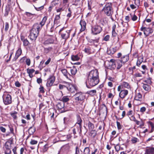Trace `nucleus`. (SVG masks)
I'll return each instance as SVG.
<instances>
[{"mask_svg":"<svg viewBox=\"0 0 154 154\" xmlns=\"http://www.w3.org/2000/svg\"><path fill=\"white\" fill-rule=\"evenodd\" d=\"M45 60H42L40 62V63L39 65V67L40 69H42L44 67H45V65L44 64Z\"/></svg>","mask_w":154,"mask_h":154,"instance_id":"nucleus-34","label":"nucleus"},{"mask_svg":"<svg viewBox=\"0 0 154 154\" xmlns=\"http://www.w3.org/2000/svg\"><path fill=\"white\" fill-rule=\"evenodd\" d=\"M102 27L97 25H95L92 26L91 30L92 33L95 35L100 33L102 31Z\"/></svg>","mask_w":154,"mask_h":154,"instance_id":"nucleus-7","label":"nucleus"},{"mask_svg":"<svg viewBox=\"0 0 154 154\" xmlns=\"http://www.w3.org/2000/svg\"><path fill=\"white\" fill-rule=\"evenodd\" d=\"M102 11L107 16L112 17L113 14V10L111 3H108L106 4L104 8L102 9Z\"/></svg>","mask_w":154,"mask_h":154,"instance_id":"nucleus-3","label":"nucleus"},{"mask_svg":"<svg viewBox=\"0 0 154 154\" xmlns=\"http://www.w3.org/2000/svg\"><path fill=\"white\" fill-rule=\"evenodd\" d=\"M144 154H154V147H149L147 149Z\"/></svg>","mask_w":154,"mask_h":154,"instance_id":"nucleus-16","label":"nucleus"},{"mask_svg":"<svg viewBox=\"0 0 154 154\" xmlns=\"http://www.w3.org/2000/svg\"><path fill=\"white\" fill-rule=\"evenodd\" d=\"M11 142H7L5 143L4 149L5 154H10L11 153Z\"/></svg>","mask_w":154,"mask_h":154,"instance_id":"nucleus-9","label":"nucleus"},{"mask_svg":"<svg viewBox=\"0 0 154 154\" xmlns=\"http://www.w3.org/2000/svg\"><path fill=\"white\" fill-rule=\"evenodd\" d=\"M122 63L121 60H115L114 59H111L110 60V64L112 68L113 69H115L116 68L115 64H117V69H119L122 66Z\"/></svg>","mask_w":154,"mask_h":154,"instance_id":"nucleus-4","label":"nucleus"},{"mask_svg":"<svg viewBox=\"0 0 154 154\" xmlns=\"http://www.w3.org/2000/svg\"><path fill=\"white\" fill-rule=\"evenodd\" d=\"M60 23L59 20H54V26H56V28L59 26V23Z\"/></svg>","mask_w":154,"mask_h":154,"instance_id":"nucleus-38","label":"nucleus"},{"mask_svg":"<svg viewBox=\"0 0 154 154\" xmlns=\"http://www.w3.org/2000/svg\"><path fill=\"white\" fill-rule=\"evenodd\" d=\"M133 111L132 110H130L127 113L126 115L128 116H131L132 114Z\"/></svg>","mask_w":154,"mask_h":154,"instance_id":"nucleus-63","label":"nucleus"},{"mask_svg":"<svg viewBox=\"0 0 154 154\" xmlns=\"http://www.w3.org/2000/svg\"><path fill=\"white\" fill-rule=\"evenodd\" d=\"M40 92L41 93H44V88L42 86H41L39 88Z\"/></svg>","mask_w":154,"mask_h":154,"instance_id":"nucleus-59","label":"nucleus"},{"mask_svg":"<svg viewBox=\"0 0 154 154\" xmlns=\"http://www.w3.org/2000/svg\"><path fill=\"white\" fill-rule=\"evenodd\" d=\"M97 131L94 130H92L89 134V135L92 137H94L97 135Z\"/></svg>","mask_w":154,"mask_h":154,"instance_id":"nucleus-29","label":"nucleus"},{"mask_svg":"<svg viewBox=\"0 0 154 154\" xmlns=\"http://www.w3.org/2000/svg\"><path fill=\"white\" fill-rule=\"evenodd\" d=\"M54 42V40L51 38H49L45 41L44 44L45 45H48L49 44H52Z\"/></svg>","mask_w":154,"mask_h":154,"instance_id":"nucleus-30","label":"nucleus"},{"mask_svg":"<svg viewBox=\"0 0 154 154\" xmlns=\"http://www.w3.org/2000/svg\"><path fill=\"white\" fill-rule=\"evenodd\" d=\"M107 23V21L105 18H102L99 20V23L103 26L106 25Z\"/></svg>","mask_w":154,"mask_h":154,"instance_id":"nucleus-24","label":"nucleus"},{"mask_svg":"<svg viewBox=\"0 0 154 154\" xmlns=\"http://www.w3.org/2000/svg\"><path fill=\"white\" fill-rule=\"evenodd\" d=\"M90 151V150L89 147H86L84 149L83 154H89Z\"/></svg>","mask_w":154,"mask_h":154,"instance_id":"nucleus-32","label":"nucleus"},{"mask_svg":"<svg viewBox=\"0 0 154 154\" xmlns=\"http://www.w3.org/2000/svg\"><path fill=\"white\" fill-rule=\"evenodd\" d=\"M3 102L5 105H8L11 103L12 98L11 95L7 93H4L3 96Z\"/></svg>","mask_w":154,"mask_h":154,"instance_id":"nucleus-6","label":"nucleus"},{"mask_svg":"<svg viewBox=\"0 0 154 154\" xmlns=\"http://www.w3.org/2000/svg\"><path fill=\"white\" fill-rule=\"evenodd\" d=\"M129 59V57L128 55L124 56L121 58L122 63H125L128 61Z\"/></svg>","mask_w":154,"mask_h":154,"instance_id":"nucleus-19","label":"nucleus"},{"mask_svg":"<svg viewBox=\"0 0 154 154\" xmlns=\"http://www.w3.org/2000/svg\"><path fill=\"white\" fill-rule=\"evenodd\" d=\"M39 24L35 23L33 26L31 30L30 31V33L29 36L31 40H35L37 38L40 29Z\"/></svg>","mask_w":154,"mask_h":154,"instance_id":"nucleus-2","label":"nucleus"},{"mask_svg":"<svg viewBox=\"0 0 154 154\" xmlns=\"http://www.w3.org/2000/svg\"><path fill=\"white\" fill-rule=\"evenodd\" d=\"M84 51L85 52L88 54H90L92 53V50L90 47L85 48Z\"/></svg>","mask_w":154,"mask_h":154,"instance_id":"nucleus-28","label":"nucleus"},{"mask_svg":"<svg viewBox=\"0 0 154 154\" xmlns=\"http://www.w3.org/2000/svg\"><path fill=\"white\" fill-rule=\"evenodd\" d=\"M146 110V108L145 107H143L140 108V111L141 112H143L145 111Z\"/></svg>","mask_w":154,"mask_h":154,"instance_id":"nucleus-61","label":"nucleus"},{"mask_svg":"<svg viewBox=\"0 0 154 154\" xmlns=\"http://www.w3.org/2000/svg\"><path fill=\"white\" fill-rule=\"evenodd\" d=\"M141 31H143L144 34L146 36L150 34L153 32V29L150 28H147L145 27H142L140 29Z\"/></svg>","mask_w":154,"mask_h":154,"instance_id":"nucleus-11","label":"nucleus"},{"mask_svg":"<svg viewBox=\"0 0 154 154\" xmlns=\"http://www.w3.org/2000/svg\"><path fill=\"white\" fill-rule=\"evenodd\" d=\"M71 59L73 61H78L79 60V58L77 56L75 55L72 56Z\"/></svg>","mask_w":154,"mask_h":154,"instance_id":"nucleus-40","label":"nucleus"},{"mask_svg":"<svg viewBox=\"0 0 154 154\" xmlns=\"http://www.w3.org/2000/svg\"><path fill=\"white\" fill-rule=\"evenodd\" d=\"M59 1L58 0H55L52 2V5H54V6H55L56 5L58 4Z\"/></svg>","mask_w":154,"mask_h":154,"instance_id":"nucleus-60","label":"nucleus"},{"mask_svg":"<svg viewBox=\"0 0 154 154\" xmlns=\"http://www.w3.org/2000/svg\"><path fill=\"white\" fill-rule=\"evenodd\" d=\"M62 73L63 74V75L65 76L67 79H69L68 77V75H70L67 72V70L66 69H63L61 70Z\"/></svg>","mask_w":154,"mask_h":154,"instance_id":"nucleus-22","label":"nucleus"},{"mask_svg":"<svg viewBox=\"0 0 154 154\" xmlns=\"http://www.w3.org/2000/svg\"><path fill=\"white\" fill-rule=\"evenodd\" d=\"M137 60L140 61V62L142 63L143 60V56H139Z\"/></svg>","mask_w":154,"mask_h":154,"instance_id":"nucleus-47","label":"nucleus"},{"mask_svg":"<svg viewBox=\"0 0 154 154\" xmlns=\"http://www.w3.org/2000/svg\"><path fill=\"white\" fill-rule=\"evenodd\" d=\"M99 82V73L97 69L90 71L88 75V79L86 82L87 87L91 88L97 85Z\"/></svg>","mask_w":154,"mask_h":154,"instance_id":"nucleus-1","label":"nucleus"},{"mask_svg":"<svg viewBox=\"0 0 154 154\" xmlns=\"http://www.w3.org/2000/svg\"><path fill=\"white\" fill-rule=\"evenodd\" d=\"M149 123L151 128V129L150 131V132L151 133L154 130V126L153 123L152 122H150Z\"/></svg>","mask_w":154,"mask_h":154,"instance_id":"nucleus-46","label":"nucleus"},{"mask_svg":"<svg viewBox=\"0 0 154 154\" xmlns=\"http://www.w3.org/2000/svg\"><path fill=\"white\" fill-rule=\"evenodd\" d=\"M80 24L81 27L80 31L81 32H82L84 31L86 29V23L85 21L81 20L80 22Z\"/></svg>","mask_w":154,"mask_h":154,"instance_id":"nucleus-15","label":"nucleus"},{"mask_svg":"<svg viewBox=\"0 0 154 154\" xmlns=\"http://www.w3.org/2000/svg\"><path fill=\"white\" fill-rule=\"evenodd\" d=\"M69 100V98L67 96H63L61 99V101L64 103L67 102Z\"/></svg>","mask_w":154,"mask_h":154,"instance_id":"nucleus-27","label":"nucleus"},{"mask_svg":"<svg viewBox=\"0 0 154 154\" xmlns=\"http://www.w3.org/2000/svg\"><path fill=\"white\" fill-rule=\"evenodd\" d=\"M109 35H107L104 37L103 40L106 41H108L109 40Z\"/></svg>","mask_w":154,"mask_h":154,"instance_id":"nucleus-49","label":"nucleus"},{"mask_svg":"<svg viewBox=\"0 0 154 154\" xmlns=\"http://www.w3.org/2000/svg\"><path fill=\"white\" fill-rule=\"evenodd\" d=\"M48 145L47 144H45L43 148L44 150L46 151L47 150L48 148Z\"/></svg>","mask_w":154,"mask_h":154,"instance_id":"nucleus-62","label":"nucleus"},{"mask_svg":"<svg viewBox=\"0 0 154 154\" xmlns=\"http://www.w3.org/2000/svg\"><path fill=\"white\" fill-rule=\"evenodd\" d=\"M17 112H15L11 113V115L14 119H17Z\"/></svg>","mask_w":154,"mask_h":154,"instance_id":"nucleus-39","label":"nucleus"},{"mask_svg":"<svg viewBox=\"0 0 154 154\" xmlns=\"http://www.w3.org/2000/svg\"><path fill=\"white\" fill-rule=\"evenodd\" d=\"M116 123H117V125L118 128L119 129H121L122 128V126L121 125H120V123L118 122H117Z\"/></svg>","mask_w":154,"mask_h":154,"instance_id":"nucleus-54","label":"nucleus"},{"mask_svg":"<svg viewBox=\"0 0 154 154\" xmlns=\"http://www.w3.org/2000/svg\"><path fill=\"white\" fill-rule=\"evenodd\" d=\"M55 77L54 76H51L50 78L48 79L47 82L46 84L47 86H51L53 85L55 81Z\"/></svg>","mask_w":154,"mask_h":154,"instance_id":"nucleus-12","label":"nucleus"},{"mask_svg":"<svg viewBox=\"0 0 154 154\" xmlns=\"http://www.w3.org/2000/svg\"><path fill=\"white\" fill-rule=\"evenodd\" d=\"M38 142L36 140H32L30 142V143L31 145H35L37 144Z\"/></svg>","mask_w":154,"mask_h":154,"instance_id":"nucleus-52","label":"nucleus"},{"mask_svg":"<svg viewBox=\"0 0 154 154\" xmlns=\"http://www.w3.org/2000/svg\"><path fill=\"white\" fill-rule=\"evenodd\" d=\"M47 17L46 16H45L43 18L42 20L40 22V24H39V25H40V30L41 29V28H42V26H43L45 25V24L47 20Z\"/></svg>","mask_w":154,"mask_h":154,"instance_id":"nucleus-17","label":"nucleus"},{"mask_svg":"<svg viewBox=\"0 0 154 154\" xmlns=\"http://www.w3.org/2000/svg\"><path fill=\"white\" fill-rule=\"evenodd\" d=\"M59 88L60 89H64L66 90V84L65 85H62L61 84L59 85Z\"/></svg>","mask_w":154,"mask_h":154,"instance_id":"nucleus-44","label":"nucleus"},{"mask_svg":"<svg viewBox=\"0 0 154 154\" xmlns=\"http://www.w3.org/2000/svg\"><path fill=\"white\" fill-rule=\"evenodd\" d=\"M10 7L9 6H7L6 7L5 12V16H7L8 15V13L10 11Z\"/></svg>","mask_w":154,"mask_h":154,"instance_id":"nucleus-31","label":"nucleus"},{"mask_svg":"<svg viewBox=\"0 0 154 154\" xmlns=\"http://www.w3.org/2000/svg\"><path fill=\"white\" fill-rule=\"evenodd\" d=\"M134 99L136 100L141 101L142 99V95L140 93H138L136 94Z\"/></svg>","mask_w":154,"mask_h":154,"instance_id":"nucleus-18","label":"nucleus"},{"mask_svg":"<svg viewBox=\"0 0 154 154\" xmlns=\"http://www.w3.org/2000/svg\"><path fill=\"white\" fill-rule=\"evenodd\" d=\"M22 50L20 48H19L17 50L16 54L17 55V56H19L21 55L22 53Z\"/></svg>","mask_w":154,"mask_h":154,"instance_id":"nucleus-41","label":"nucleus"},{"mask_svg":"<svg viewBox=\"0 0 154 154\" xmlns=\"http://www.w3.org/2000/svg\"><path fill=\"white\" fill-rule=\"evenodd\" d=\"M35 131V129L34 127H31L28 129V132L29 135L32 134Z\"/></svg>","mask_w":154,"mask_h":154,"instance_id":"nucleus-25","label":"nucleus"},{"mask_svg":"<svg viewBox=\"0 0 154 154\" xmlns=\"http://www.w3.org/2000/svg\"><path fill=\"white\" fill-rule=\"evenodd\" d=\"M57 106L59 109H62L64 107V103L62 102H59L57 104Z\"/></svg>","mask_w":154,"mask_h":154,"instance_id":"nucleus-21","label":"nucleus"},{"mask_svg":"<svg viewBox=\"0 0 154 154\" xmlns=\"http://www.w3.org/2000/svg\"><path fill=\"white\" fill-rule=\"evenodd\" d=\"M75 100L78 101H81L85 99V97L83 94L82 92L76 93L74 95Z\"/></svg>","mask_w":154,"mask_h":154,"instance_id":"nucleus-8","label":"nucleus"},{"mask_svg":"<svg viewBox=\"0 0 154 154\" xmlns=\"http://www.w3.org/2000/svg\"><path fill=\"white\" fill-rule=\"evenodd\" d=\"M76 69L74 67L73 68L70 69L71 73L72 75H75L76 73Z\"/></svg>","mask_w":154,"mask_h":154,"instance_id":"nucleus-37","label":"nucleus"},{"mask_svg":"<svg viewBox=\"0 0 154 154\" xmlns=\"http://www.w3.org/2000/svg\"><path fill=\"white\" fill-rule=\"evenodd\" d=\"M122 87H124L126 88H128L130 87L129 84L126 82H123L122 85Z\"/></svg>","mask_w":154,"mask_h":154,"instance_id":"nucleus-35","label":"nucleus"},{"mask_svg":"<svg viewBox=\"0 0 154 154\" xmlns=\"http://www.w3.org/2000/svg\"><path fill=\"white\" fill-rule=\"evenodd\" d=\"M99 38H98L95 39H92V42H93V43L94 44L95 43H97L99 42Z\"/></svg>","mask_w":154,"mask_h":154,"instance_id":"nucleus-53","label":"nucleus"},{"mask_svg":"<svg viewBox=\"0 0 154 154\" xmlns=\"http://www.w3.org/2000/svg\"><path fill=\"white\" fill-rule=\"evenodd\" d=\"M35 71V70L33 69H27V72L29 74V76L30 78H32L33 77L32 74Z\"/></svg>","mask_w":154,"mask_h":154,"instance_id":"nucleus-23","label":"nucleus"},{"mask_svg":"<svg viewBox=\"0 0 154 154\" xmlns=\"http://www.w3.org/2000/svg\"><path fill=\"white\" fill-rule=\"evenodd\" d=\"M131 141L132 143L134 144L137 142H139V140L135 137H133L131 140Z\"/></svg>","mask_w":154,"mask_h":154,"instance_id":"nucleus-33","label":"nucleus"},{"mask_svg":"<svg viewBox=\"0 0 154 154\" xmlns=\"http://www.w3.org/2000/svg\"><path fill=\"white\" fill-rule=\"evenodd\" d=\"M51 59L50 58H49L45 62V65H48L50 63L51 61Z\"/></svg>","mask_w":154,"mask_h":154,"instance_id":"nucleus-58","label":"nucleus"},{"mask_svg":"<svg viewBox=\"0 0 154 154\" xmlns=\"http://www.w3.org/2000/svg\"><path fill=\"white\" fill-rule=\"evenodd\" d=\"M9 24L8 23L6 22L5 23V31H7L9 28Z\"/></svg>","mask_w":154,"mask_h":154,"instance_id":"nucleus-51","label":"nucleus"},{"mask_svg":"<svg viewBox=\"0 0 154 154\" xmlns=\"http://www.w3.org/2000/svg\"><path fill=\"white\" fill-rule=\"evenodd\" d=\"M23 45L24 46H27L29 43L28 41L26 38L23 41Z\"/></svg>","mask_w":154,"mask_h":154,"instance_id":"nucleus-45","label":"nucleus"},{"mask_svg":"<svg viewBox=\"0 0 154 154\" xmlns=\"http://www.w3.org/2000/svg\"><path fill=\"white\" fill-rule=\"evenodd\" d=\"M70 32V30H65L63 28L60 30L59 33L62 38L66 40L69 37Z\"/></svg>","mask_w":154,"mask_h":154,"instance_id":"nucleus-5","label":"nucleus"},{"mask_svg":"<svg viewBox=\"0 0 154 154\" xmlns=\"http://www.w3.org/2000/svg\"><path fill=\"white\" fill-rule=\"evenodd\" d=\"M86 93L91 96H93L95 95L96 93V91L95 90H91L88 91Z\"/></svg>","mask_w":154,"mask_h":154,"instance_id":"nucleus-26","label":"nucleus"},{"mask_svg":"<svg viewBox=\"0 0 154 154\" xmlns=\"http://www.w3.org/2000/svg\"><path fill=\"white\" fill-rule=\"evenodd\" d=\"M143 84L142 87L143 89L145 91H149L150 90V86L147 84L144 83H142Z\"/></svg>","mask_w":154,"mask_h":154,"instance_id":"nucleus-20","label":"nucleus"},{"mask_svg":"<svg viewBox=\"0 0 154 154\" xmlns=\"http://www.w3.org/2000/svg\"><path fill=\"white\" fill-rule=\"evenodd\" d=\"M15 85L16 86L18 87H19L21 85L19 82L17 81L15 83Z\"/></svg>","mask_w":154,"mask_h":154,"instance_id":"nucleus-64","label":"nucleus"},{"mask_svg":"<svg viewBox=\"0 0 154 154\" xmlns=\"http://www.w3.org/2000/svg\"><path fill=\"white\" fill-rule=\"evenodd\" d=\"M77 122L76 123V124H78L79 125V128H80V132H82V120L81 119V118L79 116H77Z\"/></svg>","mask_w":154,"mask_h":154,"instance_id":"nucleus-14","label":"nucleus"},{"mask_svg":"<svg viewBox=\"0 0 154 154\" xmlns=\"http://www.w3.org/2000/svg\"><path fill=\"white\" fill-rule=\"evenodd\" d=\"M80 0H73L72 5L77 6L79 3Z\"/></svg>","mask_w":154,"mask_h":154,"instance_id":"nucleus-42","label":"nucleus"},{"mask_svg":"<svg viewBox=\"0 0 154 154\" xmlns=\"http://www.w3.org/2000/svg\"><path fill=\"white\" fill-rule=\"evenodd\" d=\"M134 76L136 78L137 77H142V74L140 73L137 72L134 75Z\"/></svg>","mask_w":154,"mask_h":154,"instance_id":"nucleus-48","label":"nucleus"},{"mask_svg":"<svg viewBox=\"0 0 154 154\" xmlns=\"http://www.w3.org/2000/svg\"><path fill=\"white\" fill-rule=\"evenodd\" d=\"M0 130L3 133H5L6 131L5 128L2 126L0 127Z\"/></svg>","mask_w":154,"mask_h":154,"instance_id":"nucleus-55","label":"nucleus"},{"mask_svg":"<svg viewBox=\"0 0 154 154\" xmlns=\"http://www.w3.org/2000/svg\"><path fill=\"white\" fill-rule=\"evenodd\" d=\"M128 91L126 90H122L119 94V97L122 99L124 98L127 95Z\"/></svg>","mask_w":154,"mask_h":154,"instance_id":"nucleus-13","label":"nucleus"},{"mask_svg":"<svg viewBox=\"0 0 154 154\" xmlns=\"http://www.w3.org/2000/svg\"><path fill=\"white\" fill-rule=\"evenodd\" d=\"M131 20L133 21H136L137 18V17L135 14H134L133 16H131Z\"/></svg>","mask_w":154,"mask_h":154,"instance_id":"nucleus-50","label":"nucleus"},{"mask_svg":"<svg viewBox=\"0 0 154 154\" xmlns=\"http://www.w3.org/2000/svg\"><path fill=\"white\" fill-rule=\"evenodd\" d=\"M75 153L76 154H79L80 153L79 149L78 146L75 148Z\"/></svg>","mask_w":154,"mask_h":154,"instance_id":"nucleus-57","label":"nucleus"},{"mask_svg":"<svg viewBox=\"0 0 154 154\" xmlns=\"http://www.w3.org/2000/svg\"><path fill=\"white\" fill-rule=\"evenodd\" d=\"M66 89L71 93H74L76 91L75 87L69 83L66 82Z\"/></svg>","mask_w":154,"mask_h":154,"instance_id":"nucleus-10","label":"nucleus"},{"mask_svg":"<svg viewBox=\"0 0 154 154\" xmlns=\"http://www.w3.org/2000/svg\"><path fill=\"white\" fill-rule=\"evenodd\" d=\"M115 148L116 151L117 152H118L120 150H121L120 146L119 144H117L115 146Z\"/></svg>","mask_w":154,"mask_h":154,"instance_id":"nucleus-43","label":"nucleus"},{"mask_svg":"<svg viewBox=\"0 0 154 154\" xmlns=\"http://www.w3.org/2000/svg\"><path fill=\"white\" fill-rule=\"evenodd\" d=\"M88 127L89 129L92 130L94 128V125L91 122H89L88 123Z\"/></svg>","mask_w":154,"mask_h":154,"instance_id":"nucleus-36","label":"nucleus"},{"mask_svg":"<svg viewBox=\"0 0 154 154\" xmlns=\"http://www.w3.org/2000/svg\"><path fill=\"white\" fill-rule=\"evenodd\" d=\"M26 64L28 66H29L30 65L31 62L30 60L29 59H26Z\"/></svg>","mask_w":154,"mask_h":154,"instance_id":"nucleus-56","label":"nucleus"}]
</instances>
